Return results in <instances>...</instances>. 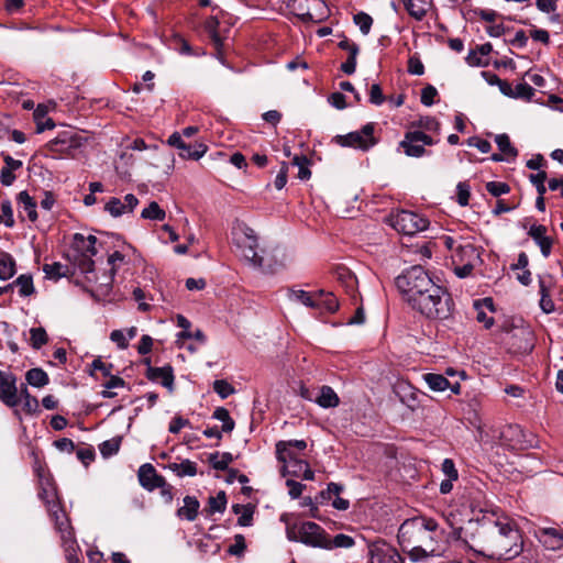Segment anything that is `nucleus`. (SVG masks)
Here are the masks:
<instances>
[{"label":"nucleus","mask_w":563,"mask_h":563,"mask_svg":"<svg viewBox=\"0 0 563 563\" xmlns=\"http://www.w3.org/2000/svg\"><path fill=\"white\" fill-rule=\"evenodd\" d=\"M11 285L19 288L21 296L26 297L34 292L33 279L30 275L19 276Z\"/></svg>","instance_id":"nucleus-40"},{"label":"nucleus","mask_w":563,"mask_h":563,"mask_svg":"<svg viewBox=\"0 0 563 563\" xmlns=\"http://www.w3.org/2000/svg\"><path fill=\"white\" fill-rule=\"evenodd\" d=\"M167 467L179 477L195 476L197 474V464L190 460L169 463Z\"/></svg>","instance_id":"nucleus-30"},{"label":"nucleus","mask_w":563,"mask_h":563,"mask_svg":"<svg viewBox=\"0 0 563 563\" xmlns=\"http://www.w3.org/2000/svg\"><path fill=\"white\" fill-rule=\"evenodd\" d=\"M529 179L536 186L538 195L544 196V194L547 192V188L544 186V181L547 179V173L539 172L537 174H531Z\"/></svg>","instance_id":"nucleus-55"},{"label":"nucleus","mask_w":563,"mask_h":563,"mask_svg":"<svg viewBox=\"0 0 563 563\" xmlns=\"http://www.w3.org/2000/svg\"><path fill=\"white\" fill-rule=\"evenodd\" d=\"M18 202L23 212L26 213L30 221L34 222L37 219L36 202L29 195L27 191H21L18 195Z\"/></svg>","instance_id":"nucleus-29"},{"label":"nucleus","mask_w":563,"mask_h":563,"mask_svg":"<svg viewBox=\"0 0 563 563\" xmlns=\"http://www.w3.org/2000/svg\"><path fill=\"white\" fill-rule=\"evenodd\" d=\"M374 123L365 124L361 131L350 132L345 135H336L334 142L343 147H353L367 151L373 147L377 141L373 136Z\"/></svg>","instance_id":"nucleus-9"},{"label":"nucleus","mask_w":563,"mask_h":563,"mask_svg":"<svg viewBox=\"0 0 563 563\" xmlns=\"http://www.w3.org/2000/svg\"><path fill=\"white\" fill-rule=\"evenodd\" d=\"M104 209L112 216V217H120L122 214L129 213L125 210L124 203H122V200L119 198H111Z\"/></svg>","instance_id":"nucleus-49"},{"label":"nucleus","mask_w":563,"mask_h":563,"mask_svg":"<svg viewBox=\"0 0 563 563\" xmlns=\"http://www.w3.org/2000/svg\"><path fill=\"white\" fill-rule=\"evenodd\" d=\"M205 26H206V30L208 31V33L210 34L212 41L214 42V44L216 45H220L221 44V37L218 34V32H217V29L219 26V20L216 16H210L206 21Z\"/></svg>","instance_id":"nucleus-54"},{"label":"nucleus","mask_w":563,"mask_h":563,"mask_svg":"<svg viewBox=\"0 0 563 563\" xmlns=\"http://www.w3.org/2000/svg\"><path fill=\"white\" fill-rule=\"evenodd\" d=\"M540 540L544 545L551 550H559L563 548V529L559 528H540Z\"/></svg>","instance_id":"nucleus-21"},{"label":"nucleus","mask_w":563,"mask_h":563,"mask_svg":"<svg viewBox=\"0 0 563 563\" xmlns=\"http://www.w3.org/2000/svg\"><path fill=\"white\" fill-rule=\"evenodd\" d=\"M232 510L234 514L239 515L238 525L241 527H250L253 523V515L255 511L254 504H235L232 506Z\"/></svg>","instance_id":"nucleus-25"},{"label":"nucleus","mask_w":563,"mask_h":563,"mask_svg":"<svg viewBox=\"0 0 563 563\" xmlns=\"http://www.w3.org/2000/svg\"><path fill=\"white\" fill-rule=\"evenodd\" d=\"M442 530L432 518L413 517L405 520L398 530V543L411 561L418 562L441 555Z\"/></svg>","instance_id":"nucleus-1"},{"label":"nucleus","mask_w":563,"mask_h":563,"mask_svg":"<svg viewBox=\"0 0 563 563\" xmlns=\"http://www.w3.org/2000/svg\"><path fill=\"white\" fill-rule=\"evenodd\" d=\"M14 275V261L12 256L0 250V279H9Z\"/></svg>","instance_id":"nucleus-35"},{"label":"nucleus","mask_w":563,"mask_h":563,"mask_svg":"<svg viewBox=\"0 0 563 563\" xmlns=\"http://www.w3.org/2000/svg\"><path fill=\"white\" fill-rule=\"evenodd\" d=\"M48 146L52 152L63 153L74 146V141L67 137L66 134H63L49 142Z\"/></svg>","instance_id":"nucleus-44"},{"label":"nucleus","mask_w":563,"mask_h":563,"mask_svg":"<svg viewBox=\"0 0 563 563\" xmlns=\"http://www.w3.org/2000/svg\"><path fill=\"white\" fill-rule=\"evenodd\" d=\"M514 99L531 100L534 96V89L527 82H519L514 87Z\"/></svg>","instance_id":"nucleus-46"},{"label":"nucleus","mask_w":563,"mask_h":563,"mask_svg":"<svg viewBox=\"0 0 563 563\" xmlns=\"http://www.w3.org/2000/svg\"><path fill=\"white\" fill-rule=\"evenodd\" d=\"M199 507L200 504L195 496L186 495L184 498V506L177 510V515L180 518L192 521L198 515Z\"/></svg>","instance_id":"nucleus-26"},{"label":"nucleus","mask_w":563,"mask_h":563,"mask_svg":"<svg viewBox=\"0 0 563 563\" xmlns=\"http://www.w3.org/2000/svg\"><path fill=\"white\" fill-rule=\"evenodd\" d=\"M233 243L241 255L254 267H263V257L257 254V236L253 229L246 224H239L233 229Z\"/></svg>","instance_id":"nucleus-7"},{"label":"nucleus","mask_w":563,"mask_h":563,"mask_svg":"<svg viewBox=\"0 0 563 563\" xmlns=\"http://www.w3.org/2000/svg\"><path fill=\"white\" fill-rule=\"evenodd\" d=\"M442 472L446 476L440 484V493H450L453 489V481L457 479V470L451 459H445L442 463Z\"/></svg>","instance_id":"nucleus-24"},{"label":"nucleus","mask_w":563,"mask_h":563,"mask_svg":"<svg viewBox=\"0 0 563 563\" xmlns=\"http://www.w3.org/2000/svg\"><path fill=\"white\" fill-rule=\"evenodd\" d=\"M437 95V89L433 86L428 85L421 90V103L427 107L432 106L434 103V98Z\"/></svg>","instance_id":"nucleus-58"},{"label":"nucleus","mask_w":563,"mask_h":563,"mask_svg":"<svg viewBox=\"0 0 563 563\" xmlns=\"http://www.w3.org/2000/svg\"><path fill=\"white\" fill-rule=\"evenodd\" d=\"M495 142L500 151V153L505 156L506 162H512L518 155V151L511 144L510 139L507 134H498L495 136Z\"/></svg>","instance_id":"nucleus-28"},{"label":"nucleus","mask_w":563,"mask_h":563,"mask_svg":"<svg viewBox=\"0 0 563 563\" xmlns=\"http://www.w3.org/2000/svg\"><path fill=\"white\" fill-rule=\"evenodd\" d=\"M31 333V344L34 349L38 350L47 342V334L44 328H32L30 330Z\"/></svg>","instance_id":"nucleus-47"},{"label":"nucleus","mask_w":563,"mask_h":563,"mask_svg":"<svg viewBox=\"0 0 563 563\" xmlns=\"http://www.w3.org/2000/svg\"><path fill=\"white\" fill-rule=\"evenodd\" d=\"M45 503L48 511L55 521L57 531L60 533L65 558L68 563H80L78 558L79 547L74 537L73 529L66 512L59 506L58 495H45Z\"/></svg>","instance_id":"nucleus-5"},{"label":"nucleus","mask_w":563,"mask_h":563,"mask_svg":"<svg viewBox=\"0 0 563 563\" xmlns=\"http://www.w3.org/2000/svg\"><path fill=\"white\" fill-rule=\"evenodd\" d=\"M190 426V422L188 419H185L180 416H176L172 419L170 423H169V427H168V431L170 433H178L183 428L185 427H188Z\"/></svg>","instance_id":"nucleus-63"},{"label":"nucleus","mask_w":563,"mask_h":563,"mask_svg":"<svg viewBox=\"0 0 563 563\" xmlns=\"http://www.w3.org/2000/svg\"><path fill=\"white\" fill-rule=\"evenodd\" d=\"M0 399L9 407L20 402L18 397L16 378L13 374L0 371Z\"/></svg>","instance_id":"nucleus-12"},{"label":"nucleus","mask_w":563,"mask_h":563,"mask_svg":"<svg viewBox=\"0 0 563 563\" xmlns=\"http://www.w3.org/2000/svg\"><path fill=\"white\" fill-rule=\"evenodd\" d=\"M213 390L222 398L225 399L234 393V388L224 379H217L213 382Z\"/></svg>","instance_id":"nucleus-51"},{"label":"nucleus","mask_w":563,"mask_h":563,"mask_svg":"<svg viewBox=\"0 0 563 563\" xmlns=\"http://www.w3.org/2000/svg\"><path fill=\"white\" fill-rule=\"evenodd\" d=\"M288 7H290L295 14L302 21L312 20L310 8L306 5L305 0H289Z\"/></svg>","instance_id":"nucleus-41"},{"label":"nucleus","mask_w":563,"mask_h":563,"mask_svg":"<svg viewBox=\"0 0 563 563\" xmlns=\"http://www.w3.org/2000/svg\"><path fill=\"white\" fill-rule=\"evenodd\" d=\"M146 377L154 382H161L170 393L174 389V374L172 366L152 367L148 366Z\"/></svg>","instance_id":"nucleus-18"},{"label":"nucleus","mask_w":563,"mask_h":563,"mask_svg":"<svg viewBox=\"0 0 563 563\" xmlns=\"http://www.w3.org/2000/svg\"><path fill=\"white\" fill-rule=\"evenodd\" d=\"M212 417L219 421L223 422L222 431L223 432H231L234 429V421L230 417L229 411L223 407H218L214 411Z\"/></svg>","instance_id":"nucleus-42"},{"label":"nucleus","mask_w":563,"mask_h":563,"mask_svg":"<svg viewBox=\"0 0 563 563\" xmlns=\"http://www.w3.org/2000/svg\"><path fill=\"white\" fill-rule=\"evenodd\" d=\"M289 298L294 301H298V302H301L302 305H305L306 307H310V308H318L319 307V303H318V300H317V296L316 297H312L309 292L305 291V290H291L289 292Z\"/></svg>","instance_id":"nucleus-39"},{"label":"nucleus","mask_w":563,"mask_h":563,"mask_svg":"<svg viewBox=\"0 0 563 563\" xmlns=\"http://www.w3.org/2000/svg\"><path fill=\"white\" fill-rule=\"evenodd\" d=\"M452 260L454 264H471L476 266L481 263V255L477 247L471 243H466L455 247L454 253H452Z\"/></svg>","instance_id":"nucleus-15"},{"label":"nucleus","mask_w":563,"mask_h":563,"mask_svg":"<svg viewBox=\"0 0 563 563\" xmlns=\"http://www.w3.org/2000/svg\"><path fill=\"white\" fill-rule=\"evenodd\" d=\"M292 165L298 167V178L301 180H308L311 177L309 169V161L306 156H295L292 158Z\"/></svg>","instance_id":"nucleus-45"},{"label":"nucleus","mask_w":563,"mask_h":563,"mask_svg":"<svg viewBox=\"0 0 563 563\" xmlns=\"http://www.w3.org/2000/svg\"><path fill=\"white\" fill-rule=\"evenodd\" d=\"M26 382L34 387H43L48 384V376L42 368H31L25 375Z\"/></svg>","instance_id":"nucleus-38"},{"label":"nucleus","mask_w":563,"mask_h":563,"mask_svg":"<svg viewBox=\"0 0 563 563\" xmlns=\"http://www.w3.org/2000/svg\"><path fill=\"white\" fill-rule=\"evenodd\" d=\"M225 505H227V499H225V495H211L209 497V508H208V511L210 514H213V512H222L224 511L225 509Z\"/></svg>","instance_id":"nucleus-53"},{"label":"nucleus","mask_w":563,"mask_h":563,"mask_svg":"<svg viewBox=\"0 0 563 563\" xmlns=\"http://www.w3.org/2000/svg\"><path fill=\"white\" fill-rule=\"evenodd\" d=\"M96 243L97 238L95 235L85 236L81 233H76L74 235L73 249L77 254L95 256L98 253Z\"/></svg>","instance_id":"nucleus-19"},{"label":"nucleus","mask_w":563,"mask_h":563,"mask_svg":"<svg viewBox=\"0 0 563 563\" xmlns=\"http://www.w3.org/2000/svg\"><path fill=\"white\" fill-rule=\"evenodd\" d=\"M487 558L510 560L522 552V538L516 523L506 516L492 515Z\"/></svg>","instance_id":"nucleus-2"},{"label":"nucleus","mask_w":563,"mask_h":563,"mask_svg":"<svg viewBox=\"0 0 563 563\" xmlns=\"http://www.w3.org/2000/svg\"><path fill=\"white\" fill-rule=\"evenodd\" d=\"M92 257L93 256H86L81 254L77 255L76 262L81 273H91L93 271L95 263Z\"/></svg>","instance_id":"nucleus-61"},{"label":"nucleus","mask_w":563,"mask_h":563,"mask_svg":"<svg viewBox=\"0 0 563 563\" xmlns=\"http://www.w3.org/2000/svg\"><path fill=\"white\" fill-rule=\"evenodd\" d=\"M457 189V202L460 206L465 207L468 205L470 200V186L466 183H459L456 186Z\"/></svg>","instance_id":"nucleus-56"},{"label":"nucleus","mask_w":563,"mask_h":563,"mask_svg":"<svg viewBox=\"0 0 563 563\" xmlns=\"http://www.w3.org/2000/svg\"><path fill=\"white\" fill-rule=\"evenodd\" d=\"M287 538L290 541L301 542L312 548L324 549L327 547V532L319 525L306 521L287 527Z\"/></svg>","instance_id":"nucleus-8"},{"label":"nucleus","mask_w":563,"mask_h":563,"mask_svg":"<svg viewBox=\"0 0 563 563\" xmlns=\"http://www.w3.org/2000/svg\"><path fill=\"white\" fill-rule=\"evenodd\" d=\"M486 190L494 197L506 195L510 191V187L506 183L501 181H488L486 184Z\"/></svg>","instance_id":"nucleus-52"},{"label":"nucleus","mask_w":563,"mask_h":563,"mask_svg":"<svg viewBox=\"0 0 563 563\" xmlns=\"http://www.w3.org/2000/svg\"><path fill=\"white\" fill-rule=\"evenodd\" d=\"M385 98L382 91V88L378 84L372 85L369 89V101L373 104L380 106L384 102Z\"/></svg>","instance_id":"nucleus-64"},{"label":"nucleus","mask_w":563,"mask_h":563,"mask_svg":"<svg viewBox=\"0 0 563 563\" xmlns=\"http://www.w3.org/2000/svg\"><path fill=\"white\" fill-rule=\"evenodd\" d=\"M283 475H290L296 478L302 479H313V472L310 470L308 463L300 457L290 461V463H286L282 466Z\"/></svg>","instance_id":"nucleus-17"},{"label":"nucleus","mask_w":563,"mask_h":563,"mask_svg":"<svg viewBox=\"0 0 563 563\" xmlns=\"http://www.w3.org/2000/svg\"><path fill=\"white\" fill-rule=\"evenodd\" d=\"M295 498H300V501H299V505L301 507H308L309 508V511H308V516L312 517V518H317V519H320V516L318 514V506H317V501H313V499L311 498V496H303L302 495H292Z\"/></svg>","instance_id":"nucleus-50"},{"label":"nucleus","mask_w":563,"mask_h":563,"mask_svg":"<svg viewBox=\"0 0 563 563\" xmlns=\"http://www.w3.org/2000/svg\"><path fill=\"white\" fill-rule=\"evenodd\" d=\"M490 519L492 516H484L482 520L475 521L470 519L465 528H457L454 536L459 547L487 556Z\"/></svg>","instance_id":"nucleus-4"},{"label":"nucleus","mask_w":563,"mask_h":563,"mask_svg":"<svg viewBox=\"0 0 563 563\" xmlns=\"http://www.w3.org/2000/svg\"><path fill=\"white\" fill-rule=\"evenodd\" d=\"M423 378L424 382L428 384L429 388L434 391H444L450 386V383L446 379V377H444L441 374L429 373L426 374Z\"/></svg>","instance_id":"nucleus-37"},{"label":"nucleus","mask_w":563,"mask_h":563,"mask_svg":"<svg viewBox=\"0 0 563 563\" xmlns=\"http://www.w3.org/2000/svg\"><path fill=\"white\" fill-rule=\"evenodd\" d=\"M139 481L143 488L146 490H154L156 488H159L164 484L163 477L157 475L154 466L152 464H143L139 468Z\"/></svg>","instance_id":"nucleus-16"},{"label":"nucleus","mask_w":563,"mask_h":563,"mask_svg":"<svg viewBox=\"0 0 563 563\" xmlns=\"http://www.w3.org/2000/svg\"><path fill=\"white\" fill-rule=\"evenodd\" d=\"M408 71L411 75L421 76L424 73V66L420 58L416 55L411 56L408 60Z\"/></svg>","instance_id":"nucleus-60"},{"label":"nucleus","mask_w":563,"mask_h":563,"mask_svg":"<svg viewBox=\"0 0 563 563\" xmlns=\"http://www.w3.org/2000/svg\"><path fill=\"white\" fill-rule=\"evenodd\" d=\"M405 9L413 19L421 21L427 14V0H402Z\"/></svg>","instance_id":"nucleus-32"},{"label":"nucleus","mask_w":563,"mask_h":563,"mask_svg":"<svg viewBox=\"0 0 563 563\" xmlns=\"http://www.w3.org/2000/svg\"><path fill=\"white\" fill-rule=\"evenodd\" d=\"M354 544L355 541L351 536L339 533L330 538L329 534H327V547H324V550L350 549Z\"/></svg>","instance_id":"nucleus-33"},{"label":"nucleus","mask_w":563,"mask_h":563,"mask_svg":"<svg viewBox=\"0 0 563 563\" xmlns=\"http://www.w3.org/2000/svg\"><path fill=\"white\" fill-rule=\"evenodd\" d=\"M317 300L319 303L318 308H323L329 312H334L339 308V302L335 296L332 292H325L324 290H319L317 292Z\"/></svg>","instance_id":"nucleus-36"},{"label":"nucleus","mask_w":563,"mask_h":563,"mask_svg":"<svg viewBox=\"0 0 563 563\" xmlns=\"http://www.w3.org/2000/svg\"><path fill=\"white\" fill-rule=\"evenodd\" d=\"M391 225L395 230L406 235H413L428 228L429 221L411 211H399L391 216Z\"/></svg>","instance_id":"nucleus-10"},{"label":"nucleus","mask_w":563,"mask_h":563,"mask_svg":"<svg viewBox=\"0 0 563 563\" xmlns=\"http://www.w3.org/2000/svg\"><path fill=\"white\" fill-rule=\"evenodd\" d=\"M471 506L464 501L450 503L443 510V517L451 527L463 522L468 514Z\"/></svg>","instance_id":"nucleus-14"},{"label":"nucleus","mask_w":563,"mask_h":563,"mask_svg":"<svg viewBox=\"0 0 563 563\" xmlns=\"http://www.w3.org/2000/svg\"><path fill=\"white\" fill-rule=\"evenodd\" d=\"M338 280L346 292L353 295L357 287V278L347 268L340 267L336 271Z\"/></svg>","instance_id":"nucleus-31"},{"label":"nucleus","mask_w":563,"mask_h":563,"mask_svg":"<svg viewBox=\"0 0 563 563\" xmlns=\"http://www.w3.org/2000/svg\"><path fill=\"white\" fill-rule=\"evenodd\" d=\"M433 280L420 265L405 269L395 278V286L402 299L410 306L418 296L423 294Z\"/></svg>","instance_id":"nucleus-6"},{"label":"nucleus","mask_w":563,"mask_h":563,"mask_svg":"<svg viewBox=\"0 0 563 563\" xmlns=\"http://www.w3.org/2000/svg\"><path fill=\"white\" fill-rule=\"evenodd\" d=\"M453 300L451 295L434 282L416 298L410 307L432 320H445L452 316Z\"/></svg>","instance_id":"nucleus-3"},{"label":"nucleus","mask_w":563,"mask_h":563,"mask_svg":"<svg viewBox=\"0 0 563 563\" xmlns=\"http://www.w3.org/2000/svg\"><path fill=\"white\" fill-rule=\"evenodd\" d=\"M547 228L541 224H533L530 227L528 234L533 239V241L539 245L540 251L544 257H548L551 254L552 250V240L545 235Z\"/></svg>","instance_id":"nucleus-20"},{"label":"nucleus","mask_w":563,"mask_h":563,"mask_svg":"<svg viewBox=\"0 0 563 563\" xmlns=\"http://www.w3.org/2000/svg\"><path fill=\"white\" fill-rule=\"evenodd\" d=\"M43 271L49 278H59L65 275L64 266L59 263L45 264Z\"/></svg>","instance_id":"nucleus-57"},{"label":"nucleus","mask_w":563,"mask_h":563,"mask_svg":"<svg viewBox=\"0 0 563 563\" xmlns=\"http://www.w3.org/2000/svg\"><path fill=\"white\" fill-rule=\"evenodd\" d=\"M399 145L404 148L407 156L421 157L426 154V148L418 141H413V135L410 132L405 134Z\"/></svg>","instance_id":"nucleus-27"},{"label":"nucleus","mask_w":563,"mask_h":563,"mask_svg":"<svg viewBox=\"0 0 563 563\" xmlns=\"http://www.w3.org/2000/svg\"><path fill=\"white\" fill-rule=\"evenodd\" d=\"M21 397L24 399V407L29 412L36 411L38 401L35 397L29 394V390L25 386L21 390Z\"/></svg>","instance_id":"nucleus-62"},{"label":"nucleus","mask_w":563,"mask_h":563,"mask_svg":"<svg viewBox=\"0 0 563 563\" xmlns=\"http://www.w3.org/2000/svg\"><path fill=\"white\" fill-rule=\"evenodd\" d=\"M313 401L321 408H335L340 404V398L334 389L330 386L323 385L319 388L318 395Z\"/></svg>","instance_id":"nucleus-22"},{"label":"nucleus","mask_w":563,"mask_h":563,"mask_svg":"<svg viewBox=\"0 0 563 563\" xmlns=\"http://www.w3.org/2000/svg\"><path fill=\"white\" fill-rule=\"evenodd\" d=\"M395 393L398 395L400 401L409 408H415L418 404V393L406 382L398 383L395 386Z\"/></svg>","instance_id":"nucleus-23"},{"label":"nucleus","mask_w":563,"mask_h":563,"mask_svg":"<svg viewBox=\"0 0 563 563\" xmlns=\"http://www.w3.org/2000/svg\"><path fill=\"white\" fill-rule=\"evenodd\" d=\"M207 152V146L202 143H196V144H186L184 147H181L179 152V156L186 159H199L201 158Z\"/></svg>","instance_id":"nucleus-34"},{"label":"nucleus","mask_w":563,"mask_h":563,"mask_svg":"<svg viewBox=\"0 0 563 563\" xmlns=\"http://www.w3.org/2000/svg\"><path fill=\"white\" fill-rule=\"evenodd\" d=\"M353 20L364 35H367L369 33L373 24V19L371 15H368L365 12H358L357 14L354 15Z\"/></svg>","instance_id":"nucleus-48"},{"label":"nucleus","mask_w":563,"mask_h":563,"mask_svg":"<svg viewBox=\"0 0 563 563\" xmlns=\"http://www.w3.org/2000/svg\"><path fill=\"white\" fill-rule=\"evenodd\" d=\"M120 449V439L114 438L108 441H104L101 446L100 451L103 455H112L115 454Z\"/></svg>","instance_id":"nucleus-59"},{"label":"nucleus","mask_w":563,"mask_h":563,"mask_svg":"<svg viewBox=\"0 0 563 563\" xmlns=\"http://www.w3.org/2000/svg\"><path fill=\"white\" fill-rule=\"evenodd\" d=\"M371 563H404L398 551L385 541H375L368 547Z\"/></svg>","instance_id":"nucleus-11"},{"label":"nucleus","mask_w":563,"mask_h":563,"mask_svg":"<svg viewBox=\"0 0 563 563\" xmlns=\"http://www.w3.org/2000/svg\"><path fill=\"white\" fill-rule=\"evenodd\" d=\"M306 448L307 443L303 440L279 441L276 444L277 460L283 465H285L286 463H290V461L299 459L296 451H303Z\"/></svg>","instance_id":"nucleus-13"},{"label":"nucleus","mask_w":563,"mask_h":563,"mask_svg":"<svg viewBox=\"0 0 563 563\" xmlns=\"http://www.w3.org/2000/svg\"><path fill=\"white\" fill-rule=\"evenodd\" d=\"M141 217L144 219L163 221L166 213L157 202L152 201L147 208L143 209Z\"/></svg>","instance_id":"nucleus-43"}]
</instances>
